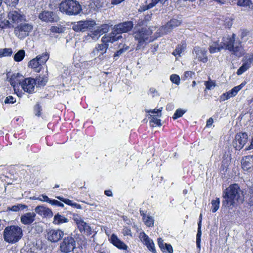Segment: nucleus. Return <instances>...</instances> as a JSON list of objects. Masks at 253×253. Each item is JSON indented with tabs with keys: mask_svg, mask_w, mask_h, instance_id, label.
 Returning a JSON list of instances; mask_svg holds the SVG:
<instances>
[{
	"mask_svg": "<svg viewBox=\"0 0 253 253\" xmlns=\"http://www.w3.org/2000/svg\"><path fill=\"white\" fill-rule=\"evenodd\" d=\"M123 233L124 235H131V234L130 229L126 227L123 229Z\"/></svg>",
	"mask_w": 253,
	"mask_h": 253,
	"instance_id": "obj_60",
	"label": "nucleus"
},
{
	"mask_svg": "<svg viewBox=\"0 0 253 253\" xmlns=\"http://www.w3.org/2000/svg\"><path fill=\"white\" fill-rule=\"evenodd\" d=\"M165 252L169 253H173V249L171 245L168 244H165Z\"/></svg>",
	"mask_w": 253,
	"mask_h": 253,
	"instance_id": "obj_56",
	"label": "nucleus"
},
{
	"mask_svg": "<svg viewBox=\"0 0 253 253\" xmlns=\"http://www.w3.org/2000/svg\"><path fill=\"white\" fill-rule=\"evenodd\" d=\"M204 84L206 86V89L208 90L212 89L215 86V83L211 80L205 82Z\"/></svg>",
	"mask_w": 253,
	"mask_h": 253,
	"instance_id": "obj_43",
	"label": "nucleus"
},
{
	"mask_svg": "<svg viewBox=\"0 0 253 253\" xmlns=\"http://www.w3.org/2000/svg\"><path fill=\"white\" fill-rule=\"evenodd\" d=\"M109 27L110 26L108 24H104L98 27L97 29L100 32L99 33L101 35L104 33L108 32L109 30Z\"/></svg>",
	"mask_w": 253,
	"mask_h": 253,
	"instance_id": "obj_38",
	"label": "nucleus"
},
{
	"mask_svg": "<svg viewBox=\"0 0 253 253\" xmlns=\"http://www.w3.org/2000/svg\"><path fill=\"white\" fill-rule=\"evenodd\" d=\"M50 31L52 33H61L63 32V29L61 27L52 26L50 28Z\"/></svg>",
	"mask_w": 253,
	"mask_h": 253,
	"instance_id": "obj_50",
	"label": "nucleus"
},
{
	"mask_svg": "<svg viewBox=\"0 0 253 253\" xmlns=\"http://www.w3.org/2000/svg\"><path fill=\"white\" fill-rule=\"evenodd\" d=\"M5 2L9 6H14L18 3L19 0H4Z\"/></svg>",
	"mask_w": 253,
	"mask_h": 253,
	"instance_id": "obj_54",
	"label": "nucleus"
},
{
	"mask_svg": "<svg viewBox=\"0 0 253 253\" xmlns=\"http://www.w3.org/2000/svg\"><path fill=\"white\" fill-rule=\"evenodd\" d=\"M247 202L249 206H253V187H251L249 189L248 194L247 196Z\"/></svg>",
	"mask_w": 253,
	"mask_h": 253,
	"instance_id": "obj_33",
	"label": "nucleus"
},
{
	"mask_svg": "<svg viewBox=\"0 0 253 253\" xmlns=\"http://www.w3.org/2000/svg\"><path fill=\"white\" fill-rule=\"evenodd\" d=\"M40 62L38 61V58L36 57L35 58H34L30 60L29 62L28 66L32 68L35 69L36 71L40 72V69H39L38 68L41 66Z\"/></svg>",
	"mask_w": 253,
	"mask_h": 253,
	"instance_id": "obj_28",
	"label": "nucleus"
},
{
	"mask_svg": "<svg viewBox=\"0 0 253 253\" xmlns=\"http://www.w3.org/2000/svg\"><path fill=\"white\" fill-rule=\"evenodd\" d=\"M48 80L47 77L45 75L39 76L35 79V84H38L39 86H44L46 84Z\"/></svg>",
	"mask_w": 253,
	"mask_h": 253,
	"instance_id": "obj_27",
	"label": "nucleus"
},
{
	"mask_svg": "<svg viewBox=\"0 0 253 253\" xmlns=\"http://www.w3.org/2000/svg\"><path fill=\"white\" fill-rule=\"evenodd\" d=\"M99 32L97 29L93 31H90L85 37V40H89L90 39L94 41L97 40L101 36Z\"/></svg>",
	"mask_w": 253,
	"mask_h": 253,
	"instance_id": "obj_26",
	"label": "nucleus"
},
{
	"mask_svg": "<svg viewBox=\"0 0 253 253\" xmlns=\"http://www.w3.org/2000/svg\"><path fill=\"white\" fill-rule=\"evenodd\" d=\"M198 232L196 235V241H201V237L202 235L201 232V221H199L198 224Z\"/></svg>",
	"mask_w": 253,
	"mask_h": 253,
	"instance_id": "obj_47",
	"label": "nucleus"
},
{
	"mask_svg": "<svg viewBox=\"0 0 253 253\" xmlns=\"http://www.w3.org/2000/svg\"><path fill=\"white\" fill-rule=\"evenodd\" d=\"M213 123V119L212 118H210L207 121L206 126L208 127H210L211 126Z\"/></svg>",
	"mask_w": 253,
	"mask_h": 253,
	"instance_id": "obj_62",
	"label": "nucleus"
},
{
	"mask_svg": "<svg viewBox=\"0 0 253 253\" xmlns=\"http://www.w3.org/2000/svg\"><path fill=\"white\" fill-rule=\"evenodd\" d=\"M248 134L246 132L237 133L233 142L234 147L237 150H240L247 143Z\"/></svg>",
	"mask_w": 253,
	"mask_h": 253,
	"instance_id": "obj_14",
	"label": "nucleus"
},
{
	"mask_svg": "<svg viewBox=\"0 0 253 253\" xmlns=\"http://www.w3.org/2000/svg\"><path fill=\"white\" fill-rule=\"evenodd\" d=\"M3 56H11L12 54V50L11 48H5L3 49Z\"/></svg>",
	"mask_w": 253,
	"mask_h": 253,
	"instance_id": "obj_49",
	"label": "nucleus"
},
{
	"mask_svg": "<svg viewBox=\"0 0 253 253\" xmlns=\"http://www.w3.org/2000/svg\"><path fill=\"white\" fill-rule=\"evenodd\" d=\"M230 97L229 96V95L228 93L227 92L225 93H223L221 96H220V101H223L226 100H227L229 99Z\"/></svg>",
	"mask_w": 253,
	"mask_h": 253,
	"instance_id": "obj_59",
	"label": "nucleus"
},
{
	"mask_svg": "<svg viewBox=\"0 0 253 253\" xmlns=\"http://www.w3.org/2000/svg\"><path fill=\"white\" fill-rule=\"evenodd\" d=\"M33 28V26L31 24H18L15 28L14 32L19 38L23 39L29 35Z\"/></svg>",
	"mask_w": 253,
	"mask_h": 253,
	"instance_id": "obj_9",
	"label": "nucleus"
},
{
	"mask_svg": "<svg viewBox=\"0 0 253 253\" xmlns=\"http://www.w3.org/2000/svg\"><path fill=\"white\" fill-rule=\"evenodd\" d=\"M57 198L60 200V201L63 202L64 203H65V204L68 205H70L71 206H72L73 203V202L68 199H65V198H64L63 197H57Z\"/></svg>",
	"mask_w": 253,
	"mask_h": 253,
	"instance_id": "obj_52",
	"label": "nucleus"
},
{
	"mask_svg": "<svg viewBox=\"0 0 253 253\" xmlns=\"http://www.w3.org/2000/svg\"><path fill=\"white\" fill-rule=\"evenodd\" d=\"M25 51L23 49L19 50L14 56V60L16 62H20L23 60L25 56Z\"/></svg>",
	"mask_w": 253,
	"mask_h": 253,
	"instance_id": "obj_35",
	"label": "nucleus"
},
{
	"mask_svg": "<svg viewBox=\"0 0 253 253\" xmlns=\"http://www.w3.org/2000/svg\"><path fill=\"white\" fill-rule=\"evenodd\" d=\"M236 36L233 34L232 36L224 37L222 42L218 44L214 42L210 46L209 51L211 53L220 51L221 49L228 50L232 54L237 56H241L244 54L243 47L241 45L242 42L236 39Z\"/></svg>",
	"mask_w": 253,
	"mask_h": 253,
	"instance_id": "obj_2",
	"label": "nucleus"
},
{
	"mask_svg": "<svg viewBox=\"0 0 253 253\" xmlns=\"http://www.w3.org/2000/svg\"><path fill=\"white\" fill-rule=\"evenodd\" d=\"M50 204L52 205L56 206L57 207H64V204L63 203H61L60 202H59L56 200H52V201H51Z\"/></svg>",
	"mask_w": 253,
	"mask_h": 253,
	"instance_id": "obj_55",
	"label": "nucleus"
},
{
	"mask_svg": "<svg viewBox=\"0 0 253 253\" xmlns=\"http://www.w3.org/2000/svg\"><path fill=\"white\" fill-rule=\"evenodd\" d=\"M251 4L250 0H238L237 4L241 6H250Z\"/></svg>",
	"mask_w": 253,
	"mask_h": 253,
	"instance_id": "obj_44",
	"label": "nucleus"
},
{
	"mask_svg": "<svg viewBox=\"0 0 253 253\" xmlns=\"http://www.w3.org/2000/svg\"><path fill=\"white\" fill-rule=\"evenodd\" d=\"M143 221L148 227H152L154 225V219L151 216L147 215L146 217L143 218Z\"/></svg>",
	"mask_w": 253,
	"mask_h": 253,
	"instance_id": "obj_37",
	"label": "nucleus"
},
{
	"mask_svg": "<svg viewBox=\"0 0 253 253\" xmlns=\"http://www.w3.org/2000/svg\"><path fill=\"white\" fill-rule=\"evenodd\" d=\"M151 8L150 7V5L149 4L147 5H144L140 7L138 9V11L142 12Z\"/></svg>",
	"mask_w": 253,
	"mask_h": 253,
	"instance_id": "obj_58",
	"label": "nucleus"
},
{
	"mask_svg": "<svg viewBox=\"0 0 253 253\" xmlns=\"http://www.w3.org/2000/svg\"><path fill=\"white\" fill-rule=\"evenodd\" d=\"M62 2V0H50L49 6L52 9H55L59 8V9L60 10V7H61Z\"/></svg>",
	"mask_w": 253,
	"mask_h": 253,
	"instance_id": "obj_32",
	"label": "nucleus"
},
{
	"mask_svg": "<svg viewBox=\"0 0 253 253\" xmlns=\"http://www.w3.org/2000/svg\"><path fill=\"white\" fill-rule=\"evenodd\" d=\"M181 23V21L176 19H172L167 23V26L171 27L172 29H174L179 26Z\"/></svg>",
	"mask_w": 253,
	"mask_h": 253,
	"instance_id": "obj_36",
	"label": "nucleus"
},
{
	"mask_svg": "<svg viewBox=\"0 0 253 253\" xmlns=\"http://www.w3.org/2000/svg\"><path fill=\"white\" fill-rule=\"evenodd\" d=\"M110 241L111 243L119 249L126 250L127 249V246L114 234L111 235Z\"/></svg>",
	"mask_w": 253,
	"mask_h": 253,
	"instance_id": "obj_22",
	"label": "nucleus"
},
{
	"mask_svg": "<svg viewBox=\"0 0 253 253\" xmlns=\"http://www.w3.org/2000/svg\"><path fill=\"white\" fill-rule=\"evenodd\" d=\"M141 240H143L144 244L148 249L153 253H156V250L155 248V245L153 241L144 233L141 235Z\"/></svg>",
	"mask_w": 253,
	"mask_h": 253,
	"instance_id": "obj_21",
	"label": "nucleus"
},
{
	"mask_svg": "<svg viewBox=\"0 0 253 253\" xmlns=\"http://www.w3.org/2000/svg\"><path fill=\"white\" fill-rule=\"evenodd\" d=\"M193 52L196 58H197L199 61L203 63H206L208 61V58L207 56V50L205 48L199 46L195 47Z\"/></svg>",
	"mask_w": 253,
	"mask_h": 253,
	"instance_id": "obj_18",
	"label": "nucleus"
},
{
	"mask_svg": "<svg viewBox=\"0 0 253 253\" xmlns=\"http://www.w3.org/2000/svg\"><path fill=\"white\" fill-rule=\"evenodd\" d=\"M68 221L69 220L68 218L58 213L54 217L53 223L55 224L59 225L63 223H67Z\"/></svg>",
	"mask_w": 253,
	"mask_h": 253,
	"instance_id": "obj_25",
	"label": "nucleus"
},
{
	"mask_svg": "<svg viewBox=\"0 0 253 253\" xmlns=\"http://www.w3.org/2000/svg\"><path fill=\"white\" fill-rule=\"evenodd\" d=\"M36 214L34 212H26L21 215V222L26 225H31L35 220Z\"/></svg>",
	"mask_w": 253,
	"mask_h": 253,
	"instance_id": "obj_20",
	"label": "nucleus"
},
{
	"mask_svg": "<svg viewBox=\"0 0 253 253\" xmlns=\"http://www.w3.org/2000/svg\"><path fill=\"white\" fill-rule=\"evenodd\" d=\"M4 102L5 104H13L16 102V98L10 95L5 98Z\"/></svg>",
	"mask_w": 253,
	"mask_h": 253,
	"instance_id": "obj_46",
	"label": "nucleus"
},
{
	"mask_svg": "<svg viewBox=\"0 0 253 253\" xmlns=\"http://www.w3.org/2000/svg\"><path fill=\"white\" fill-rule=\"evenodd\" d=\"M27 208L28 206L27 205L22 204H18L16 205H14L11 207H8L7 210L16 212L19 211L21 210H23Z\"/></svg>",
	"mask_w": 253,
	"mask_h": 253,
	"instance_id": "obj_29",
	"label": "nucleus"
},
{
	"mask_svg": "<svg viewBox=\"0 0 253 253\" xmlns=\"http://www.w3.org/2000/svg\"><path fill=\"white\" fill-rule=\"evenodd\" d=\"M174 108V105L172 103H169L166 106V110L170 111L172 110Z\"/></svg>",
	"mask_w": 253,
	"mask_h": 253,
	"instance_id": "obj_61",
	"label": "nucleus"
},
{
	"mask_svg": "<svg viewBox=\"0 0 253 253\" xmlns=\"http://www.w3.org/2000/svg\"><path fill=\"white\" fill-rule=\"evenodd\" d=\"M3 235L5 242L9 244H14L18 242L22 237L23 231L18 226H8L4 229Z\"/></svg>",
	"mask_w": 253,
	"mask_h": 253,
	"instance_id": "obj_4",
	"label": "nucleus"
},
{
	"mask_svg": "<svg viewBox=\"0 0 253 253\" xmlns=\"http://www.w3.org/2000/svg\"><path fill=\"white\" fill-rule=\"evenodd\" d=\"M158 245H159L160 248L162 250V251L163 252H165V246L166 243H165L164 242V241L162 238L158 239Z\"/></svg>",
	"mask_w": 253,
	"mask_h": 253,
	"instance_id": "obj_48",
	"label": "nucleus"
},
{
	"mask_svg": "<svg viewBox=\"0 0 253 253\" xmlns=\"http://www.w3.org/2000/svg\"><path fill=\"white\" fill-rule=\"evenodd\" d=\"M126 49L124 48H121L119 50H118L117 52H116L114 54V58L115 59H117L116 57H119L120 55H121L125 50Z\"/></svg>",
	"mask_w": 253,
	"mask_h": 253,
	"instance_id": "obj_57",
	"label": "nucleus"
},
{
	"mask_svg": "<svg viewBox=\"0 0 253 253\" xmlns=\"http://www.w3.org/2000/svg\"><path fill=\"white\" fill-rule=\"evenodd\" d=\"M95 25L93 20L80 21L73 24L72 29L77 32H83L91 29Z\"/></svg>",
	"mask_w": 253,
	"mask_h": 253,
	"instance_id": "obj_11",
	"label": "nucleus"
},
{
	"mask_svg": "<svg viewBox=\"0 0 253 253\" xmlns=\"http://www.w3.org/2000/svg\"><path fill=\"white\" fill-rule=\"evenodd\" d=\"M35 212L41 216H48L52 215V212L49 209L43 206H38L35 209Z\"/></svg>",
	"mask_w": 253,
	"mask_h": 253,
	"instance_id": "obj_23",
	"label": "nucleus"
},
{
	"mask_svg": "<svg viewBox=\"0 0 253 253\" xmlns=\"http://www.w3.org/2000/svg\"><path fill=\"white\" fill-rule=\"evenodd\" d=\"M186 112V111L181 109H177L172 116L173 120H176L181 117Z\"/></svg>",
	"mask_w": 253,
	"mask_h": 253,
	"instance_id": "obj_39",
	"label": "nucleus"
},
{
	"mask_svg": "<svg viewBox=\"0 0 253 253\" xmlns=\"http://www.w3.org/2000/svg\"><path fill=\"white\" fill-rule=\"evenodd\" d=\"M211 211L212 212H216L219 208L220 199L219 198H216L215 200H212L211 202Z\"/></svg>",
	"mask_w": 253,
	"mask_h": 253,
	"instance_id": "obj_34",
	"label": "nucleus"
},
{
	"mask_svg": "<svg viewBox=\"0 0 253 253\" xmlns=\"http://www.w3.org/2000/svg\"><path fill=\"white\" fill-rule=\"evenodd\" d=\"M42 107L39 104H37L34 107V112L36 116H40L41 115Z\"/></svg>",
	"mask_w": 253,
	"mask_h": 253,
	"instance_id": "obj_45",
	"label": "nucleus"
},
{
	"mask_svg": "<svg viewBox=\"0 0 253 253\" xmlns=\"http://www.w3.org/2000/svg\"><path fill=\"white\" fill-rule=\"evenodd\" d=\"M151 127H154L156 126H161V120L157 119L155 116L153 117L149 122Z\"/></svg>",
	"mask_w": 253,
	"mask_h": 253,
	"instance_id": "obj_40",
	"label": "nucleus"
},
{
	"mask_svg": "<svg viewBox=\"0 0 253 253\" xmlns=\"http://www.w3.org/2000/svg\"><path fill=\"white\" fill-rule=\"evenodd\" d=\"M243 64L237 70L238 75H242L253 65V53L245 55L242 59Z\"/></svg>",
	"mask_w": 253,
	"mask_h": 253,
	"instance_id": "obj_12",
	"label": "nucleus"
},
{
	"mask_svg": "<svg viewBox=\"0 0 253 253\" xmlns=\"http://www.w3.org/2000/svg\"><path fill=\"white\" fill-rule=\"evenodd\" d=\"M148 94L151 95L152 97L159 96L158 91L153 87H151L149 89Z\"/></svg>",
	"mask_w": 253,
	"mask_h": 253,
	"instance_id": "obj_51",
	"label": "nucleus"
},
{
	"mask_svg": "<svg viewBox=\"0 0 253 253\" xmlns=\"http://www.w3.org/2000/svg\"><path fill=\"white\" fill-rule=\"evenodd\" d=\"M39 18L42 21L46 23H53L59 20L58 16L53 12L49 11H43L39 15Z\"/></svg>",
	"mask_w": 253,
	"mask_h": 253,
	"instance_id": "obj_13",
	"label": "nucleus"
},
{
	"mask_svg": "<svg viewBox=\"0 0 253 253\" xmlns=\"http://www.w3.org/2000/svg\"><path fill=\"white\" fill-rule=\"evenodd\" d=\"M76 241L72 236L65 237L61 242L59 250L61 253H69L76 248Z\"/></svg>",
	"mask_w": 253,
	"mask_h": 253,
	"instance_id": "obj_6",
	"label": "nucleus"
},
{
	"mask_svg": "<svg viewBox=\"0 0 253 253\" xmlns=\"http://www.w3.org/2000/svg\"><path fill=\"white\" fill-rule=\"evenodd\" d=\"M173 29L171 27L167 26V23L162 26L160 29V31L162 33V34H167L169 32H170Z\"/></svg>",
	"mask_w": 253,
	"mask_h": 253,
	"instance_id": "obj_41",
	"label": "nucleus"
},
{
	"mask_svg": "<svg viewBox=\"0 0 253 253\" xmlns=\"http://www.w3.org/2000/svg\"><path fill=\"white\" fill-rule=\"evenodd\" d=\"M158 2V0H152L151 2H150L149 4L150 5V7L152 8L155 6Z\"/></svg>",
	"mask_w": 253,
	"mask_h": 253,
	"instance_id": "obj_63",
	"label": "nucleus"
},
{
	"mask_svg": "<svg viewBox=\"0 0 253 253\" xmlns=\"http://www.w3.org/2000/svg\"><path fill=\"white\" fill-rule=\"evenodd\" d=\"M102 44H98L97 46L95 47V50L97 52H99L100 54L98 55V57L100 59L102 58V56L103 55L104 53H106L107 49L108 47V43L109 42H103Z\"/></svg>",
	"mask_w": 253,
	"mask_h": 253,
	"instance_id": "obj_24",
	"label": "nucleus"
},
{
	"mask_svg": "<svg viewBox=\"0 0 253 253\" xmlns=\"http://www.w3.org/2000/svg\"><path fill=\"white\" fill-rule=\"evenodd\" d=\"M39 200L41 201H45L49 203H51L52 200L50 199L47 196L42 195L41 197H38Z\"/></svg>",
	"mask_w": 253,
	"mask_h": 253,
	"instance_id": "obj_53",
	"label": "nucleus"
},
{
	"mask_svg": "<svg viewBox=\"0 0 253 253\" xmlns=\"http://www.w3.org/2000/svg\"><path fill=\"white\" fill-rule=\"evenodd\" d=\"M170 80L172 83L178 85L180 83V78L176 74H172L170 76Z\"/></svg>",
	"mask_w": 253,
	"mask_h": 253,
	"instance_id": "obj_42",
	"label": "nucleus"
},
{
	"mask_svg": "<svg viewBox=\"0 0 253 253\" xmlns=\"http://www.w3.org/2000/svg\"><path fill=\"white\" fill-rule=\"evenodd\" d=\"M7 78L8 79V82H10V84L13 87L15 91V87L18 84L22 85V82L24 81L23 77L19 73L16 74H13L10 75V73H8L6 74Z\"/></svg>",
	"mask_w": 253,
	"mask_h": 253,
	"instance_id": "obj_15",
	"label": "nucleus"
},
{
	"mask_svg": "<svg viewBox=\"0 0 253 253\" xmlns=\"http://www.w3.org/2000/svg\"><path fill=\"white\" fill-rule=\"evenodd\" d=\"M193 73L191 71H186L184 73V77L187 78L188 77H191Z\"/></svg>",
	"mask_w": 253,
	"mask_h": 253,
	"instance_id": "obj_64",
	"label": "nucleus"
},
{
	"mask_svg": "<svg viewBox=\"0 0 253 253\" xmlns=\"http://www.w3.org/2000/svg\"><path fill=\"white\" fill-rule=\"evenodd\" d=\"M35 81L32 78H26L24 79L22 84V88L29 94L35 92Z\"/></svg>",
	"mask_w": 253,
	"mask_h": 253,
	"instance_id": "obj_17",
	"label": "nucleus"
},
{
	"mask_svg": "<svg viewBox=\"0 0 253 253\" xmlns=\"http://www.w3.org/2000/svg\"><path fill=\"white\" fill-rule=\"evenodd\" d=\"M64 232L59 229H52L47 233V239L51 242L56 243L64 236Z\"/></svg>",
	"mask_w": 253,
	"mask_h": 253,
	"instance_id": "obj_16",
	"label": "nucleus"
},
{
	"mask_svg": "<svg viewBox=\"0 0 253 253\" xmlns=\"http://www.w3.org/2000/svg\"><path fill=\"white\" fill-rule=\"evenodd\" d=\"M8 21L10 24H18L25 21V16L19 9L10 10L8 14Z\"/></svg>",
	"mask_w": 253,
	"mask_h": 253,
	"instance_id": "obj_10",
	"label": "nucleus"
},
{
	"mask_svg": "<svg viewBox=\"0 0 253 253\" xmlns=\"http://www.w3.org/2000/svg\"><path fill=\"white\" fill-rule=\"evenodd\" d=\"M60 11L68 15H77L81 13L82 9L76 0H63Z\"/></svg>",
	"mask_w": 253,
	"mask_h": 253,
	"instance_id": "obj_5",
	"label": "nucleus"
},
{
	"mask_svg": "<svg viewBox=\"0 0 253 253\" xmlns=\"http://www.w3.org/2000/svg\"><path fill=\"white\" fill-rule=\"evenodd\" d=\"M49 54L47 52L43 53L41 55L37 56L38 61L40 64L42 65L44 64L47 60L49 59Z\"/></svg>",
	"mask_w": 253,
	"mask_h": 253,
	"instance_id": "obj_30",
	"label": "nucleus"
},
{
	"mask_svg": "<svg viewBox=\"0 0 253 253\" xmlns=\"http://www.w3.org/2000/svg\"><path fill=\"white\" fill-rule=\"evenodd\" d=\"M241 163L242 168L244 170L252 171L253 170V155L243 157Z\"/></svg>",
	"mask_w": 253,
	"mask_h": 253,
	"instance_id": "obj_19",
	"label": "nucleus"
},
{
	"mask_svg": "<svg viewBox=\"0 0 253 253\" xmlns=\"http://www.w3.org/2000/svg\"><path fill=\"white\" fill-rule=\"evenodd\" d=\"M72 219L76 223L78 229L82 234L87 236H89L91 234L92 230L91 227L84 221L79 215L73 214Z\"/></svg>",
	"mask_w": 253,
	"mask_h": 253,
	"instance_id": "obj_8",
	"label": "nucleus"
},
{
	"mask_svg": "<svg viewBox=\"0 0 253 253\" xmlns=\"http://www.w3.org/2000/svg\"><path fill=\"white\" fill-rule=\"evenodd\" d=\"M222 198V208L232 210L243 203L244 192L238 184H231L223 191Z\"/></svg>",
	"mask_w": 253,
	"mask_h": 253,
	"instance_id": "obj_1",
	"label": "nucleus"
},
{
	"mask_svg": "<svg viewBox=\"0 0 253 253\" xmlns=\"http://www.w3.org/2000/svg\"><path fill=\"white\" fill-rule=\"evenodd\" d=\"M152 32L146 28H142L133 33V36L136 41H138L137 47H140L146 42L148 39Z\"/></svg>",
	"mask_w": 253,
	"mask_h": 253,
	"instance_id": "obj_7",
	"label": "nucleus"
},
{
	"mask_svg": "<svg viewBox=\"0 0 253 253\" xmlns=\"http://www.w3.org/2000/svg\"><path fill=\"white\" fill-rule=\"evenodd\" d=\"M133 24L131 21H127L115 25L112 31L109 34L104 36L101 39L103 42H114L122 38L121 34L130 31L133 28Z\"/></svg>",
	"mask_w": 253,
	"mask_h": 253,
	"instance_id": "obj_3",
	"label": "nucleus"
},
{
	"mask_svg": "<svg viewBox=\"0 0 253 253\" xmlns=\"http://www.w3.org/2000/svg\"><path fill=\"white\" fill-rule=\"evenodd\" d=\"M186 46L185 43L178 45L175 50L173 51L172 54L174 56H180V54L184 51V49L186 48Z\"/></svg>",
	"mask_w": 253,
	"mask_h": 253,
	"instance_id": "obj_31",
	"label": "nucleus"
}]
</instances>
